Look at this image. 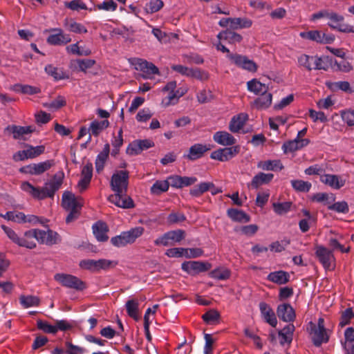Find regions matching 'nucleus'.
Instances as JSON below:
<instances>
[{
  "label": "nucleus",
  "mask_w": 354,
  "mask_h": 354,
  "mask_svg": "<svg viewBox=\"0 0 354 354\" xmlns=\"http://www.w3.org/2000/svg\"><path fill=\"white\" fill-rule=\"evenodd\" d=\"M129 178V171L119 170L113 173L110 181V186L114 194L110 195L108 200L117 207L123 209L134 207L133 201L127 194Z\"/></svg>",
  "instance_id": "nucleus-1"
},
{
  "label": "nucleus",
  "mask_w": 354,
  "mask_h": 354,
  "mask_svg": "<svg viewBox=\"0 0 354 354\" xmlns=\"http://www.w3.org/2000/svg\"><path fill=\"white\" fill-rule=\"evenodd\" d=\"M62 205L66 211L69 212L66 218V222L69 223L79 217L83 206V199L75 196L72 192H65L62 195Z\"/></svg>",
  "instance_id": "nucleus-2"
},
{
  "label": "nucleus",
  "mask_w": 354,
  "mask_h": 354,
  "mask_svg": "<svg viewBox=\"0 0 354 354\" xmlns=\"http://www.w3.org/2000/svg\"><path fill=\"white\" fill-rule=\"evenodd\" d=\"M1 227L7 235L8 238L18 246L28 249L36 248L37 244L35 241V232H33V229L28 230L22 234H19L14 230L5 225H2Z\"/></svg>",
  "instance_id": "nucleus-3"
},
{
  "label": "nucleus",
  "mask_w": 354,
  "mask_h": 354,
  "mask_svg": "<svg viewBox=\"0 0 354 354\" xmlns=\"http://www.w3.org/2000/svg\"><path fill=\"white\" fill-rule=\"evenodd\" d=\"M144 232L145 229L143 227H136L112 237L111 243L117 248L124 247L129 244L133 243L138 238L143 234Z\"/></svg>",
  "instance_id": "nucleus-4"
},
{
  "label": "nucleus",
  "mask_w": 354,
  "mask_h": 354,
  "mask_svg": "<svg viewBox=\"0 0 354 354\" xmlns=\"http://www.w3.org/2000/svg\"><path fill=\"white\" fill-rule=\"evenodd\" d=\"M20 187L22 191L38 200L53 197L56 192L50 182L46 183L44 187L39 188L33 186L29 182L24 181L21 183Z\"/></svg>",
  "instance_id": "nucleus-5"
},
{
  "label": "nucleus",
  "mask_w": 354,
  "mask_h": 354,
  "mask_svg": "<svg viewBox=\"0 0 354 354\" xmlns=\"http://www.w3.org/2000/svg\"><path fill=\"white\" fill-rule=\"evenodd\" d=\"M312 335V340L316 346H319L322 343H326L329 339V336L324 327V319L322 317L318 319L317 325L310 322Z\"/></svg>",
  "instance_id": "nucleus-6"
},
{
  "label": "nucleus",
  "mask_w": 354,
  "mask_h": 354,
  "mask_svg": "<svg viewBox=\"0 0 354 354\" xmlns=\"http://www.w3.org/2000/svg\"><path fill=\"white\" fill-rule=\"evenodd\" d=\"M344 17L335 12L331 11L328 17V26L333 30L344 33H354V26L344 24Z\"/></svg>",
  "instance_id": "nucleus-7"
},
{
  "label": "nucleus",
  "mask_w": 354,
  "mask_h": 354,
  "mask_svg": "<svg viewBox=\"0 0 354 354\" xmlns=\"http://www.w3.org/2000/svg\"><path fill=\"white\" fill-rule=\"evenodd\" d=\"M54 279L62 286L68 288L82 290L86 288L82 280L71 274L57 273L54 276Z\"/></svg>",
  "instance_id": "nucleus-8"
},
{
  "label": "nucleus",
  "mask_w": 354,
  "mask_h": 354,
  "mask_svg": "<svg viewBox=\"0 0 354 354\" xmlns=\"http://www.w3.org/2000/svg\"><path fill=\"white\" fill-rule=\"evenodd\" d=\"M315 255L326 270H332L335 267V258L332 250L317 245L315 246Z\"/></svg>",
  "instance_id": "nucleus-9"
},
{
  "label": "nucleus",
  "mask_w": 354,
  "mask_h": 354,
  "mask_svg": "<svg viewBox=\"0 0 354 354\" xmlns=\"http://www.w3.org/2000/svg\"><path fill=\"white\" fill-rule=\"evenodd\" d=\"M185 236L182 230H171L165 233L154 241L156 245L168 246L182 241Z\"/></svg>",
  "instance_id": "nucleus-10"
},
{
  "label": "nucleus",
  "mask_w": 354,
  "mask_h": 354,
  "mask_svg": "<svg viewBox=\"0 0 354 354\" xmlns=\"http://www.w3.org/2000/svg\"><path fill=\"white\" fill-rule=\"evenodd\" d=\"M35 241L46 245H54L60 241V237L58 233L53 230L47 231L33 229Z\"/></svg>",
  "instance_id": "nucleus-11"
},
{
  "label": "nucleus",
  "mask_w": 354,
  "mask_h": 354,
  "mask_svg": "<svg viewBox=\"0 0 354 354\" xmlns=\"http://www.w3.org/2000/svg\"><path fill=\"white\" fill-rule=\"evenodd\" d=\"M227 56L234 64L243 70L252 73L257 71V64L246 56L239 54H229Z\"/></svg>",
  "instance_id": "nucleus-12"
},
{
  "label": "nucleus",
  "mask_w": 354,
  "mask_h": 354,
  "mask_svg": "<svg viewBox=\"0 0 354 354\" xmlns=\"http://www.w3.org/2000/svg\"><path fill=\"white\" fill-rule=\"evenodd\" d=\"M240 151L239 146L220 148L212 152L210 158L221 162H226L235 157Z\"/></svg>",
  "instance_id": "nucleus-13"
},
{
  "label": "nucleus",
  "mask_w": 354,
  "mask_h": 354,
  "mask_svg": "<svg viewBox=\"0 0 354 354\" xmlns=\"http://www.w3.org/2000/svg\"><path fill=\"white\" fill-rule=\"evenodd\" d=\"M133 64L137 71L142 72V77L145 79L151 78L152 75L158 74V68L151 62L142 59H135Z\"/></svg>",
  "instance_id": "nucleus-14"
},
{
  "label": "nucleus",
  "mask_w": 354,
  "mask_h": 354,
  "mask_svg": "<svg viewBox=\"0 0 354 354\" xmlns=\"http://www.w3.org/2000/svg\"><path fill=\"white\" fill-rule=\"evenodd\" d=\"M53 165V160H46L37 164L33 163L24 166L19 169V171L26 174L40 175L48 171Z\"/></svg>",
  "instance_id": "nucleus-15"
},
{
  "label": "nucleus",
  "mask_w": 354,
  "mask_h": 354,
  "mask_svg": "<svg viewBox=\"0 0 354 354\" xmlns=\"http://www.w3.org/2000/svg\"><path fill=\"white\" fill-rule=\"evenodd\" d=\"M210 149V147L207 145L196 143L190 147L188 153L185 154L183 157L189 160H196L202 158Z\"/></svg>",
  "instance_id": "nucleus-16"
},
{
  "label": "nucleus",
  "mask_w": 354,
  "mask_h": 354,
  "mask_svg": "<svg viewBox=\"0 0 354 354\" xmlns=\"http://www.w3.org/2000/svg\"><path fill=\"white\" fill-rule=\"evenodd\" d=\"M49 32H54L48 36L47 42L52 45H62L69 43L71 39L69 35H64L60 28H52Z\"/></svg>",
  "instance_id": "nucleus-17"
},
{
  "label": "nucleus",
  "mask_w": 354,
  "mask_h": 354,
  "mask_svg": "<svg viewBox=\"0 0 354 354\" xmlns=\"http://www.w3.org/2000/svg\"><path fill=\"white\" fill-rule=\"evenodd\" d=\"M320 181L333 189H339L346 183V180L341 176L329 174L321 175Z\"/></svg>",
  "instance_id": "nucleus-18"
},
{
  "label": "nucleus",
  "mask_w": 354,
  "mask_h": 354,
  "mask_svg": "<svg viewBox=\"0 0 354 354\" xmlns=\"http://www.w3.org/2000/svg\"><path fill=\"white\" fill-rule=\"evenodd\" d=\"M277 313L278 317L286 322H293L296 317L295 310L289 304L279 305Z\"/></svg>",
  "instance_id": "nucleus-19"
},
{
  "label": "nucleus",
  "mask_w": 354,
  "mask_h": 354,
  "mask_svg": "<svg viewBox=\"0 0 354 354\" xmlns=\"http://www.w3.org/2000/svg\"><path fill=\"white\" fill-rule=\"evenodd\" d=\"M248 120V115L243 113L233 116L229 124V130L232 133H239L243 130Z\"/></svg>",
  "instance_id": "nucleus-20"
},
{
  "label": "nucleus",
  "mask_w": 354,
  "mask_h": 354,
  "mask_svg": "<svg viewBox=\"0 0 354 354\" xmlns=\"http://www.w3.org/2000/svg\"><path fill=\"white\" fill-rule=\"evenodd\" d=\"M93 176V165L91 163L86 164L81 172V178L78 182L77 186L80 192L85 190L90 184Z\"/></svg>",
  "instance_id": "nucleus-21"
},
{
  "label": "nucleus",
  "mask_w": 354,
  "mask_h": 354,
  "mask_svg": "<svg viewBox=\"0 0 354 354\" xmlns=\"http://www.w3.org/2000/svg\"><path fill=\"white\" fill-rule=\"evenodd\" d=\"M0 216L18 223H30L36 218L34 216H30L28 218L23 212H7L6 214H1Z\"/></svg>",
  "instance_id": "nucleus-22"
},
{
  "label": "nucleus",
  "mask_w": 354,
  "mask_h": 354,
  "mask_svg": "<svg viewBox=\"0 0 354 354\" xmlns=\"http://www.w3.org/2000/svg\"><path fill=\"white\" fill-rule=\"evenodd\" d=\"M213 140L215 142L223 146H233L236 144V138L229 132L225 131H216L213 135Z\"/></svg>",
  "instance_id": "nucleus-23"
},
{
  "label": "nucleus",
  "mask_w": 354,
  "mask_h": 354,
  "mask_svg": "<svg viewBox=\"0 0 354 354\" xmlns=\"http://www.w3.org/2000/svg\"><path fill=\"white\" fill-rule=\"evenodd\" d=\"M5 130L12 133L14 139L19 140L23 138L25 135L32 133L35 131V129L31 126L22 127L17 125H9Z\"/></svg>",
  "instance_id": "nucleus-24"
},
{
  "label": "nucleus",
  "mask_w": 354,
  "mask_h": 354,
  "mask_svg": "<svg viewBox=\"0 0 354 354\" xmlns=\"http://www.w3.org/2000/svg\"><path fill=\"white\" fill-rule=\"evenodd\" d=\"M259 308L263 318L272 327H275L277 324V319L275 314L271 307L265 302L259 304Z\"/></svg>",
  "instance_id": "nucleus-25"
},
{
  "label": "nucleus",
  "mask_w": 354,
  "mask_h": 354,
  "mask_svg": "<svg viewBox=\"0 0 354 354\" xmlns=\"http://www.w3.org/2000/svg\"><path fill=\"white\" fill-rule=\"evenodd\" d=\"M182 269L190 274L204 272L208 270L206 264L201 261H187L182 263Z\"/></svg>",
  "instance_id": "nucleus-26"
},
{
  "label": "nucleus",
  "mask_w": 354,
  "mask_h": 354,
  "mask_svg": "<svg viewBox=\"0 0 354 354\" xmlns=\"http://www.w3.org/2000/svg\"><path fill=\"white\" fill-rule=\"evenodd\" d=\"M295 330V326L292 324H290L279 331L278 334L281 345L285 344H290L292 342Z\"/></svg>",
  "instance_id": "nucleus-27"
},
{
  "label": "nucleus",
  "mask_w": 354,
  "mask_h": 354,
  "mask_svg": "<svg viewBox=\"0 0 354 354\" xmlns=\"http://www.w3.org/2000/svg\"><path fill=\"white\" fill-rule=\"evenodd\" d=\"M217 37L219 40H225L229 44L240 43L243 39L240 34L233 32L230 30H225L220 32L218 34Z\"/></svg>",
  "instance_id": "nucleus-28"
},
{
  "label": "nucleus",
  "mask_w": 354,
  "mask_h": 354,
  "mask_svg": "<svg viewBox=\"0 0 354 354\" xmlns=\"http://www.w3.org/2000/svg\"><path fill=\"white\" fill-rule=\"evenodd\" d=\"M153 35L162 44H167L172 41L174 39H178V35L176 33H167L160 29L154 28L152 29Z\"/></svg>",
  "instance_id": "nucleus-29"
},
{
  "label": "nucleus",
  "mask_w": 354,
  "mask_h": 354,
  "mask_svg": "<svg viewBox=\"0 0 354 354\" xmlns=\"http://www.w3.org/2000/svg\"><path fill=\"white\" fill-rule=\"evenodd\" d=\"M272 100V94L266 91L254 100V106L258 109H266L270 106Z\"/></svg>",
  "instance_id": "nucleus-30"
},
{
  "label": "nucleus",
  "mask_w": 354,
  "mask_h": 354,
  "mask_svg": "<svg viewBox=\"0 0 354 354\" xmlns=\"http://www.w3.org/2000/svg\"><path fill=\"white\" fill-rule=\"evenodd\" d=\"M289 274L282 270L270 272L267 277L268 281L279 285L286 283L289 281Z\"/></svg>",
  "instance_id": "nucleus-31"
},
{
  "label": "nucleus",
  "mask_w": 354,
  "mask_h": 354,
  "mask_svg": "<svg viewBox=\"0 0 354 354\" xmlns=\"http://www.w3.org/2000/svg\"><path fill=\"white\" fill-rule=\"evenodd\" d=\"M274 175L272 174L260 172L253 177L250 185L252 187L257 189L263 184L270 183Z\"/></svg>",
  "instance_id": "nucleus-32"
},
{
  "label": "nucleus",
  "mask_w": 354,
  "mask_h": 354,
  "mask_svg": "<svg viewBox=\"0 0 354 354\" xmlns=\"http://www.w3.org/2000/svg\"><path fill=\"white\" fill-rule=\"evenodd\" d=\"M93 233L96 239L99 241H106L108 240V236L106 234L108 229L106 225L102 222H97L93 226Z\"/></svg>",
  "instance_id": "nucleus-33"
},
{
  "label": "nucleus",
  "mask_w": 354,
  "mask_h": 354,
  "mask_svg": "<svg viewBox=\"0 0 354 354\" xmlns=\"http://www.w3.org/2000/svg\"><path fill=\"white\" fill-rule=\"evenodd\" d=\"M248 90L256 95H261L268 91V87L265 84H262L257 79H252L247 82Z\"/></svg>",
  "instance_id": "nucleus-34"
},
{
  "label": "nucleus",
  "mask_w": 354,
  "mask_h": 354,
  "mask_svg": "<svg viewBox=\"0 0 354 354\" xmlns=\"http://www.w3.org/2000/svg\"><path fill=\"white\" fill-rule=\"evenodd\" d=\"M327 86L333 91H342L346 93H354V89L347 81H339L335 82H327Z\"/></svg>",
  "instance_id": "nucleus-35"
},
{
  "label": "nucleus",
  "mask_w": 354,
  "mask_h": 354,
  "mask_svg": "<svg viewBox=\"0 0 354 354\" xmlns=\"http://www.w3.org/2000/svg\"><path fill=\"white\" fill-rule=\"evenodd\" d=\"M109 151V145L106 144L103 148V150L97 155L95 160V169L98 173L103 170L105 162L108 158Z\"/></svg>",
  "instance_id": "nucleus-36"
},
{
  "label": "nucleus",
  "mask_w": 354,
  "mask_h": 354,
  "mask_svg": "<svg viewBox=\"0 0 354 354\" xmlns=\"http://www.w3.org/2000/svg\"><path fill=\"white\" fill-rule=\"evenodd\" d=\"M257 167L266 171L281 170L283 169V166L279 160L261 161L258 163Z\"/></svg>",
  "instance_id": "nucleus-37"
},
{
  "label": "nucleus",
  "mask_w": 354,
  "mask_h": 354,
  "mask_svg": "<svg viewBox=\"0 0 354 354\" xmlns=\"http://www.w3.org/2000/svg\"><path fill=\"white\" fill-rule=\"evenodd\" d=\"M332 64V59L328 56L318 57L315 55L314 70L328 71Z\"/></svg>",
  "instance_id": "nucleus-38"
},
{
  "label": "nucleus",
  "mask_w": 354,
  "mask_h": 354,
  "mask_svg": "<svg viewBox=\"0 0 354 354\" xmlns=\"http://www.w3.org/2000/svg\"><path fill=\"white\" fill-rule=\"evenodd\" d=\"M227 215L232 221L236 222L247 223L250 219L247 214L236 209H229L227 210Z\"/></svg>",
  "instance_id": "nucleus-39"
},
{
  "label": "nucleus",
  "mask_w": 354,
  "mask_h": 354,
  "mask_svg": "<svg viewBox=\"0 0 354 354\" xmlns=\"http://www.w3.org/2000/svg\"><path fill=\"white\" fill-rule=\"evenodd\" d=\"M66 28L73 32L77 34L86 33L87 29L86 27L80 23H77L73 19H66L64 22Z\"/></svg>",
  "instance_id": "nucleus-40"
},
{
  "label": "nucleus",
  "mask_w": 354,
  "mask_h": 354,
  "mask_svg": "<svg viewBox=\"0 0 354 354\" xmlns=\"http://www.w3.org/2000/svg\"><path fill=\"white\" fill-rule=\"evenodd\" d=\"M315 57L306 54L299 55L297 59L299 66L308 71L314 70Z\"/></svg>",
  "instance_id": "nucleus-41"
},
{
  "label": "nucleus",
  "mask_w": 354,
  "mask_h": 354,
  "mask_svg": "<svg viewBox=\"0 0 354 354\" xmlns=\"http://www.w3.org/2000/svg\"><path fill=\"white\" fill-rule=\"evenodd\" d=\"M19 302L24 308L38 306L40 303L39 298L33 295H21Z\"/></svg>",
  "instance_id": "nucleus-42"
},
{
  "label": "nucleus",
  "mask_w": 354,
  "mask_h": 354,
  "mask_svg": "<svg viewBox=\"0 0 354 354\" xmlns=\"http://www.w3.org/2000/svg\"><path fill=\"white\" fill-rule=\"evenodd\" d=\"M252 21L247 18H232L230 29L237 30L242 28H248L252 26Z\"/></svg>",
  "instance_id": "nucleus-43"
},
{
  "label": "nucleus",
  "mask_w": 354,
  "mask_h": 354,
  "mask_svg": "<svg viewBox=\"0 0 354 354\" xmlns=\"http://www.w3.org/2000/svg\"><path fill=\"white\" fill-rule=\"evenodd\" d=\"M126 309L127 314L134 319L135 320H138L139 319L138 315V306L139 303L136 299H130L127 301L126 303Z\"/></svg>",
  "instance_id": "nucleus-44"
},
{
  "label": "nucleus",
  "mask_w": 354,
  "mask_h": 354,
  "mask_svg": "<svg viewBox=\"0 0 354 354\" xmlns=\"http://www.w3.org/2000/svg\"><path fill=\"white\" fill-rule=\"evenodd\" d=\"M214 187V184L212 183H201L200 184L190 189V194L194 196H199Z\"/></svg>",
  "instance_id": "nucleus-45"
},
{
  "label": "nucleus",
  "mask_w": 354,
  "mask_h": 354,
  "mask_svg": "<svg viewBox=\"0 0 354 354\" xmlns=\"http://www.w3.org/2000/svg\"><path fill=\"white\" fill-rule=\"evenodd\" d=\"M26 147L28 159L35 158L44 153L45 151V146L44 145L33 147L30 145H26Z\"/></svg>",
  "instance_id": "nucleus-46"
},
{
  "label": "nucleus",
  "mask_w": 354,
  "mask_h": 354,
  "mask_svg": "<svg viewBox=\"0 0 354 354\" xmlns=\"http://www.w3.org/2000/svg\"><path fill=\"white\" fill-rule=\"evenodd\" d=\"M169 183L168 180H157L151 187V192L153 194L159 195L168 190Z\"/></svg>",
  "instance_id": "nucleus-47"
},
{
  "label": "nucleus",
  "mask_w": 354,
  "mask_h": 354,
  "mask_svg": "<svg viewBox=\"0 0 354 354\" xmlns=\"http://www.w3.org/2000/svg\"><path fill=\"white\" fill-rule=\"evenodd\" d=\"M323 32L319 30H310L307 32H301L299 36L306 39L316 41L322 44Z\"/></svg>",
  "instance_id": "nucleus-48"
},
{
  "label": "nucleus",
  "mask_w": 354,
  "mask_h": 354,
  "mask_svg": "<svg viewBox=\"0 0 354 354\" xmlns=\"http://www.w3.org/2000/svg\"><path fill=\"white\" fill-rule=\"evenodd\" d=\"M118 5L113 0L104 1L100 3L97 4L94 10H104L106 12H114L117 10Z\"/></svg>",
  "instance_id": "nucleus-49"
},
{
  "label": "nucleus",
  "mask_w": 354,
  "mask_h": 354,
  "mask_svg": "<svg viewBox=\"0 0 354 354\" xmlns=\"http://www.w3.org/2000/svg\"><path fill=\"white\" fill-rule=\"evenodd\" d=\"M14 89L17 92L30 95L36 94L40 92V89L37 87L20 84H15L14 86Z\"/></svg>",
  "instance_id": "nucleus-50"
},
{
  "label": "nucleus",
  "mask_w": 354,
  "mask_h": 354,
  "mask_svg": "<svg viewBox=\"0 0 354 354\" xmlns=\"http://www.w3.org/2000/svg\"><path fill=\"white\" fill-rule=\"evenodd\" d=\"M109 125V122L106 120L101 122L93 121L91 123L90 130L93 135L97 136L102 130L107 128Z\"/></svg>",
  "instance_id": "nucleus-51"
},
{
  "label": "nucleus",
  "mask_w": 354,
  "mask_h": 354,
  "mask_svg": "<svg viewBox=\"0 0 354 354\" xmlns=\"http://www.w3.org/2000/svg\"><path fill=\"white\" fill-rule=\"evenodd\" d=\"M291 185L295 190L303 192H308L312 186L310 183L302 180H291Z\"/></svg>",
  "instance_id": "nucleus-52"
},
{
  "label": "nucleus",
  "mask_w": 354,
  "mask_h": 354,
  "mask_svg": "<svg viewBox=\"0 0 354 354\" xmlns=\"http://www.w3.org/2000/svg\"><path fill=\"white\" fill-rule=\"evenodd\" d=\"M66 105L65 98L62 96H57L54 100L50 102H46L44 104V106L50 109L57 110Z\"/></svg>",
  "instance_id": "nucleus-53"
},
{
  "label": "nucleus",
  "mask_w": 354,
  "mask_h": 354,
  "mask_svg": "<svg viewBox=\"0 0 354 354\" xmlns=\"http://www.w3.org/2000/svg\"><path fill=\"white\" fill-rule=\"evenodd\" d=\"M162 0H150L145 6V9L148 13H154L159 11L163 7Z\"/></svg>",
  "instance_id": "nucleus-54"
},
{
  "label": "nucleus",
  "mask_w": 354,
  "mask_h": 354,
  "mask_svg": "<svg viewBox=\"0 0 354 354\" xmlns=\"http://www.w3.org/2000/svg\"><path fill=\"white\" fill-rule=\"evenodd\" d=\"M292 205L290 202L274 203L272 204L273 209L277 214H283L290 211Z\"/></svg>",
  "instance_id": "nucleus-55"
},
{
  "label": "nucleus",
  "mask_w": 354,
  "mask_h": 354,
  "mask_svg": "<svg viewBox=\"0 0 354 354\" xmlns=\"http://www.w3.org/2000/svg\"><path fill=\"white\" fill-rule=\"evenodd\" d=\"M211 276L216 279L225 280L230 277V271L227 268H218L211 272Z\"/></svg>",
  "instance_id": "nucleus-56"
},
{
  "label": "nucleus",
  "mask_w": 354,
  "mask_h": 354,
  "mask_svg": "<svg viewBox=\"0 0 354 354\" xmlns=\"http://www.w3.org/2000/svg\"><path fill=\"white\" fill-rule=\"evenodd\" d=\"M66 50L68 53L77 55H89L91 51L88 49L81 50L78 44H73L66 47Z\"/></svg>",
  "instance_id": "nucleus-57"
},
{
  "label": "nucleus",
  "mask_w": 354,
  "mask_h": 354,
  "mask_svg": "<svg viewBox=\"0 0 354 354\" xmlns=\"http://www.w3.org/2000/svg\"><path fill=\"white\" fill-rule=\"evenodd\" d=\"M328 246L330 248V250H332V252L335 250H339L342 252H348L350 250V248L348 247L345 248L342 244L339 243V240L335 237H330L328 240Z\"/></svg>",
  "instance_id": "nucleus-58"
},
{
  "label": "nucleus",
  "mask_w": 354,
  "mask_h": 354,
  "mask_svg": "<svg viewBox=\"0 0 354 354\" xmlns=\"http://www.w3.org/2000/svg\"><path fill=\"white\" fill-rule=\"evenodd\" d=\"M64 6L66 8L75 11L87 9L86 5L81 0H73L71 1H65Z\"/></svg>",
  "instance_id": "nucleus-59"
},
{
  "label": "nucleus",
  "mask_w": 354,
  "mask_h": 354,
  "mask_svg": "<svg viewBox=\"0 0 354 354\" xmlns=\"http://www.w3.org/2000/svg\"><path fill=\"white\" fill-rule=\"evenodd\" d=\"M118 265L115 261L102 259L97 260V272L100 270H107L109 268H114Z\"/></svg>",
  "instance_id": "nucleus-60"
},
{
  "label": "nucleus",
  "mask_w": 354,
  "mask_h": 354,
  "mask_svg": "<svg viewBox=\"0 0 354 354\" xmlns=\"http://www.w3.org/2000/svg\"><path fill=\"white\" fill-rule=\"evenodd\" d=\"M45 71L53 76L55 80H62L64 78V75L62 71L53 66L51 64L47 65L45 67Z\"/></svg>",
  "instance_id": "nucleus-61"
},
{
  "label": "nucleus",
  "mask_w": 354,
  "mask_h": 354,
  "mask_svg": "<svg viewBox=\"0 0 354 354\" xmlns=\"http://www.w3.org/2000/svg\"><path fill=\"white\" fill-rule=\"evenodd\" d=\"M219 317L220 314L216 310H210L202 316L203 319L207 324H214Z\"/></svg>",
  "instance_id": "nucleus-62"
},
{
  "label": "nucleus",
  "mask_w": 354,
  "mask_h": 354,
  "mask_svg": "<svg viewBox=\"0 0 354 354\" xmlns=\"http://www.w3.org/2000/svg\"><path fill=\"white\" fill-rule=\"evenodd\" d=\"M341 117L342 120L346 123L348 126H354V110L347 109L342 111Z\"/></svg>",
  "instance_id": "nucleus-63"
},
{
  "label": "nucleus",
  "mask_w": 354,
  "mask_h": 354,
  "mask_svg": "<svg viewBox=\"0 0 354 354\" xmlns=\"http://www.w3.org/2000/svg\"><path fill=\"white\" fill-rule=\"evenodd\" d=\"M290 244V241L283 239L281 241H275L270 244V250L275 252H281L283 251Z\"/></svg>",
  "instance_id": "nucleus-64"
}]
</instances>
